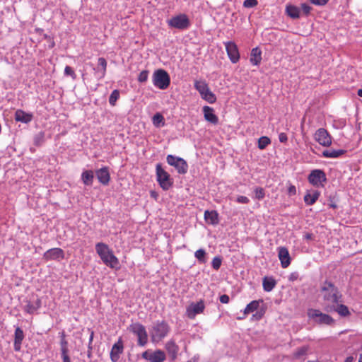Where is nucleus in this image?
<instances>
[{
	"label": "nucleus",
	"mask_w": 362,
	"mask_h": 362,
	"mask_svg": "<svg viewBox=\"0 0 362 362\" xmlns=\"http://www.w3.org/2000/svg\"><path fill=\"white\" fill-rule=\"evenodd\" d=\"M358 95L362 97V89H359L358 90Z\"/></svg>",
	"instance_id": "obj_60"
},
{
	"label": "nucleus",
	"mask_w": 362,
	"mask_h": 362,
	"mask_svg": "<svg viewBox=\"0 0 362 362\" xmlns=\"http://www.w3.org/2000/svg\"><path fill=\"white\" fill-rule=\"evenodd\" d=\"M142 358L150 362H163L165 358V354L162 350H146L142 354Z\"/></svg>",
	"instance_id": "obj_12"
},
{
	"label": "nucleus",
	"mask_w": 362,
	"mask_h": 362,
	"mask_svg": "<svg viewBox=\"0 0 362 362\" xmlns=\"http://www.w3.org/2000/svg\"><path fill=\"white\" fill-rule=\"evenodd\" d=\"M148 71L146 70H144L140 72L139 77H138V81L141 83L146 82L148 79Z\"/></svg>",
	"instance_id": "obj_46"
},
{
	"label": "nucleus",
	"mask_w": 362,
	"mask_h": 362,
	"mask_svg": "<svg viewBox=\"0 0 362 362\" xmlns=\"http://www.w3.org/2000/svg\"><path fill=\"white\" fill-rule=\"evenodd\" d=\"M64 258V250L59 247L51 248L47 250L43 255V259L49 260H60Z\"/></svg>",
	"instance_id": "obj_16"
},
{
	"label": "nucleus",
	"mask_w": 362,
	"mask_h": 362,
	"mask_svg": "<svg viewBox=\"0 0 362 362\" xmlns=\"http://www.w3.org/2000/svg\"><path fill=\"white\" fill-rule=\"evenodd\" d=\"M288 193L290 194H296V187L293 186V185H291L289 187H288Z\"/></svg>",
	"instance_id": "obj_56"
},
{
	"label": "nucleus",
	"mask_w": 362,
	"mask_h": 362,
	"mask_svg": "<svg viewBox=\"0 0 362 362\" xmlns=\"http://www.w3.org/2000/svg\"><path fill=\"white\" fill-rule=\"evenodd\" d=\"M278 256L283 268H287L291 264V257L288 249L285 247L278 248Z\"/></svg>",
	"instance_id": "obj_17"
},
{
	"label": "nucleus",
	"mask_w": 362,
	"mask_h": 362,
	"mask_svg": "<svg viewBox=\"0 0 362 362\" xmlns=\"http://www.w3.org/2000/svg\"><path fill=\"white\" fill-rule=\"evenodd\" d=\"M346 153L345 150H325L322 151V156L325 158H336L344 155Z\"/></svg>",
	"instance_id": "obj_32"
},
{
	"label": "nucleus",
	"mask_w": 362,
	"mask_h": 362,
	"mask_svg": "<svg viewBox=\"0 0 362 362\" xmlns=\"http://www.w3.org/2000/svg\"><path fill=\"white\" fill-rule=\"evenodd\" d=\"M81 180L86 186H91L94 180V173L93 170H84L81 174Z\"/></svg>",
	"instance_id": "obj_27"
},
{
	"label": "nucleus",
	"mask_w": 362,
	"mask_h": 362,
	"mask_svg": "<svg viewBox=\"0 0 362 362\" xmlns=\"http://www.w3.org/2000/svg\"><path fill=\"white\" fill-rule=\"evenodd\" d=\"M271 140L267 136H261L258 140V148L261 150L264 149L269 144Z\"/></svg>",
	"instance_id": "obj_38"
},
{
	"label": "nucleus",
	"mask_w": 362,
	"mask_h": 362,
	"mask_svg": "<svg viewBox=\"0 0 362 362\" xmlns=\"http://www.w3.org/2000/svg\"><path fill=\"white\" fill-rule=\"evenodd\" d=\"M307 349L304 347L299 349L295 354L296 357H300L305 354Z\"/></svg>",
	"instance_id": "obj_52"
},
{
	"label": "nucleus",
	"mask_w": 362,
	"mask_h": 362,
	"mask_svg": "<svg viewBox=\"0 0 362 362\" xmlns=\"http://www.w3.org/2000/svg\"><path fill=\"white\" fill-rule=\"evenodd\" d=\"M95 175L99 181L103 185H107L110 180V175L107 167H103L95 171Z\"/></svg>",
	"instance_id": "obj_18"
},
{
	"label": "nucleus",
	"mask_w": 362,
	"mask_h": 362,
	"mask_svg": "<svg viewBox=\"0 0 362 362\" xmlns=\"http://www.w3.org/2000/svg\"><path fill=\"white\" fill-rule=\"evenodd\" d=\"M226 49L228 56L232 63L235 64L239 61L240 54L237 45L233 42H227L225 43Z\"/></svg>",
	"instance_id": "obj_15"
},
{
	"label": "nucleus",
	"mask_w": 362,
	"mask_h": 362,
	"mask_svg": "<svg viewBox=\"0 0 362 362\" xmlns=\"http://www.w3.org/2000/svg\"><path fill=\"white\" fill-rule=\"evenodd\" d=\"M308 315L317 323L330 325L334 322V320L328 314L322 313L319 310L309 309Z\"/></svg>",
	"instance_id": "obj_7"
},
{
	"label": "nucleus",
	"mask_w": 362,
	"mask_h": 362,
	"mask_svg": "<svg viewBox=\"0 0 362 362\" xmlns=\"http://www.w3.org/2000/svg\"><path fill=\"white\" fill-rule=\"evenodd\" d=\"M286 12L287 15L293 19L298 18L300 16V10L298 7L288 5L286 8Z\"/></svg>",
	"instance_id": "obj_33"
},
{
	"label": "nucleus",
	"mask_w": 362,
	"mask_h": 362,
	"mask_svg": "<svg viewBox=\"0 0 362 362\" xmlns=\"http://www.w3.org/2000/svg\"><path fill=\"white\" fill-rule=\"evenodd\" d=\"M262 60V51L259 48H253L251 51L250 61L253 65L257 66Z\"/></svg>",
	"instance_id": "obj_26"
},
{
	"label": "nucleus",
	"mask_w": 362,
	"mask_h": 362,
	"mask_svg": "<svg viewBox=\"0 0 362 362\" xmlns=\"http://www.w3.org/2000/svg\"><path fill=\"white\" fill-rule=\"evenodd\" d=\"M45 134L42 132H39L34 136L33 142L37 146L42 145L44 142Z\"/></svg>",
	"instance_id": "obj_41"
},
{
	"label": "nucleus",
	"mask_w": 362,
	"mask_h": 362,
	"mask_svg": "<svg viewBox=\"0 0 362 362\" xmlns=\"http://www.w3.org/2000/svg\"><path fill=\"white\" fill-rule=\"evenodd\" d=\"M279 139L281 143H286L288 141V136L286 133L281 132L279 135Z\"/></svg>",
	"instance_id": "obj_51"
},
{
	"label": "nucleus",
	"mask_w": 362,
	"mask_h": 362,
	"mask_svg": "<svg viewBox=\"0 0 362 362\" xmlns=\"http://www.w3.org/2000/svg\"><path fill=\"white\" fill-rule=\"evenodd\" d=\"M358 362H362V353L360 354Z\"/></svg>",
	"instance_id": "obj_61"
},
{
	"label": "nucleus",
	"mask_w": 362,
	"mask_h": 362,
	"mask_svg": "<svg viewBox=\"0 0 362 362\" xmlns=\"http://www.w3.org/2000/svg\"><path fill=\"white\" fill-rule=\"evenodd\" d=\"M98 66H100V69L98 68L96 69L95 68H93V69L95 71V74L98 76V78L101 79L105 77L106 74L107 61L105 58L100 57L98 59Z\"/></svg>",
	"instance_id": "obj_24"
},
{
	"label": "nucleus",
	"mask_w": 362,
	"mask_h": 362,
	"mask_svg": "<svg viewBox=\"0 0 362 362\" xmlns=\"http://www.w3.org/2000/svg\"><path fill=\"white\" fill-rule=\"evenodd\" d=\"M320 292L322 294V298L325 302L324 306L327 303H341L342 296L333 283L328 281L323 282L320 288Z\"/></svg>",
	"instance_id": "obj_1"
},
{
	"label": "nucleus",
	"mask_w": 362,
	"mask_h": 362,
	"mask_svg": "<svg viewBox=\"0 0 362 362\" xmlns=\"http://www.w3.org/2000/svg\"><path fill=\"white\" fill-rule=\"evenodd\" d=\"M95 250L105 264L112 269L118 267L119 260L107 245L98 243L95 245Z\"/></svg>",
	"instance_id": "obj_2"
},
{
	"label": "nucleus",
	"mask_w": 362,
	"mask_h": 362,
	"mask_svg": "<svg viewBox=\"0 0 362 362\" xmlns=\"http://www.w3.org/2000/svg\"><path fill=\"white\" fill-rule=\"evenodd\" d=\"M229 296L226 294H223L220 296V301L222 303H228L229 302Z\"/></svg>",
	"instance_id": "obj_53"
},
{
	"label": "nucleus",
	"mask_w": 362,
	"mask_h": 362,
	"mask_svg": "<svg viewBox=\"0 0 362 362\" xmlns=\"http://www.w3.org/2000/svg\"><path fill=\"white\" fill-rule=\"evenodd\" d=\"M194 88L200 95H203L204 92L209 89L207 83L204 81H195Z\"/></svg>",
	"instance_id": "obj_35"
},
{
	"label": "nucleus",
	"mask_w": 362,
	"mask_h": 362,
	"mask_svg": "<svg viewBox=\"0 0 362 362\" xmlns=\"http://www.w3.org/2000/svg\"><path fill=\"white\" fill-rule=\"evenodd\" d=\"M156 180L163 190H168L173 185V180L170 174L165 171L160 163L156 166Z\"/></svg>",
	"instance_id": "obj_4"
},
{
	"label": "nucleus",
	"mask_w": 362,
	"mask_h": 362,
	"mask_svg": "<svg viewBox=\"0 0 362 362\" xmlns=\"http://www.w3.org/2000/svg\"><path fill=\"white\" fill-rule=\"evenodd\" d=\"M262 303V300H252L249 304L247 305L244 310V314L247 315L250 313H252L257 310L259 308V303Z\"/></svg>",
	"instance_id": "obj_34"
},
{
	"label": "nucleus",
	"mask_w": 362,
	"mask_h": 362,
	"mask_svg": "<svg viewBox=\"0 0 362 362\" xmlns=\"http://www.w3.org/2000/svg\"><path fill=\"white\" fill-rule=\"evenodd\" d=\"M40 307L41 300L37 298L34 303L28 301L27 304L24 306V310L29 314H33Z\"/></svg>",
	"instance_id": "obj_29"
},
{
	"label": "nucleus",
	"mask_w": 362,
	"mask_h": 362,
	"mask_svg": "<svg viewBox=\"0 0 362 362\" xmlns=\"http://www.w3.org/2000/svg\"><path fill=\"white\" fill-rule=\"evenodd\" d=\"M301 9L305 15H308L310 13L312 8L307 4H302Z\"/></svg>",
	"instance_id": "obj_48"
},
{
	"label": "nucleus",
	"mask_w": 362,
	"mask_h": 362,
	"mask_svg": "<svg viewBox=\"0 0 362 362\" xmlns=\"http://www.w3.org/2000/svg\"><path fill=\"white\" fill-rule=\"evenodd\" d=\"M24 339V333L23 331L18 327L15 330L14 334V343L13 347L16 351H19L21 349V344Z\"/></svg>",
	"instance_id": "obj_21"
},
{
	"label": "nucleus",
	"mask_w": 362,
	"mask_h": 362,
	"mask_svg": "<svg viewBox=\"0 0 362 362\" xmlns=\"http://www.w3.org/2000/svg\"><path fill=\"white\" fill-rule=\"evenodd\" d=\"M315 140L325 147H329L332 144V136L324 128L318 129L314 134Z\"/></svg>",
	"instance_id": "obj_11"
},
{
	"label": "nucleus",
	"mask_w": 362,
	"mask_h": 362,
	"mask_svg": "<svg viewBox=\"0 0 362 362\" xmlns=\"http://www.w3.org/2000/svg\"><path fill=\"white\" fill-rule=\"evenodd\" d=\"M255 198L258 200L262 199L265 196L264 189L262 187H257L255 189Z\"/></svg>",
	"instance_id": "obj_45"
},
{
	"label": "nucleus",
	"mask_w": 362,
	"mask_h": 362,
	"mask_svg": "<svg viewBox=\"0 0 362 362\" xmlns=\"http://www.w3.org/2000/svg\"><path fill=\"white\" fill-rule=\"evenodd\" d=\"M123 349L122 341L119 339L117 343L114 344L110 351V359L112 362H117L119 360L120 354L123 352Z\"/></svg>",
	"instance_id": "obj_19"
},
{
	"label": "nucleus",
	"mask_w": 362,
	"mask_h": 362,
	"mask_svg": "<svg viewBox=\"0 0 362 362\" xmlns=\"http://www.w3.org/2000/svg\"><path fill=\"white\" fill-rule=\"evenodd\" d=\"M165 349L170 355L171 360L174 361L177 356L179 351L178 346L175 344L173 340L168 341L165 344Z\"/></svg>",
	"instance_id": "obj_23"
},
{
	"label": "nucleus",
	"mask_w": 362,
	"mask_h": 362,
	"mask_svg": "<svg viewBox=\"0 0 362 362\" xmlns=\"http://www.w3.org/2000/svg\"><path fill=\"white\" fill-rule=\"evenodd\" d=\"M222 262V259L220 257H215L211 262V266L215 270L219 269Z\"/></svg>",
	"instance_id": "obj_44"
},
{
	"label": "nucleus",
	"mask_w": 362,
	"mask_h": 362,
	"mask_svg": "<svg viewBox=\"0 0 362 362\" xmlns=\"http://www.w3.org/2000/svg\"><path fill=\"white\" fill-rule=\"evenodd\" d=\"M354 361V357L353 356H348L344 362H353Z\"/></svg>",
	"instance_id": "obj_58"
},
{
	"label": "nucleus",
	"mask_w": 362,
	"mask_h": 362,
	"mask_svg": "<svg viewBox=\"0 0 362 362\" xmlns=\"http://www.w3.org/2000/svg\"><path fill=\"white\" fill-rule=\"evenodd\" d=\"M167 163L173 166L180 174H185L188 170L187 162L182 158L173 155H168L166 158Z\"/></svg>",
	"instance_id": "obj_8"
},
{
	"label": "nucleus",
	"mask_w": 362,
	"mask_h": 362,
	"mask_svg": "<svg viewBox=\"0 0 362 362\" xmlns=\"http://www.w3.org/2000/svg\"><path fill=\"white\" fill-rule=\"evenodd\" d=\"M325 311L327 313L337 312L340 316L346 317L350 315V312L346 305L337 303L334 304L327 303L325 305Z\"/></svg>",
	"instance_id": "obj_13"
},
{
	"label": "nucleus",
	"mask_w": 362,
	"mask_h": 362,
	"mask_svg": "<svg viewBox=\"0 0 362 362\" xmlns=\"http://www.w3.org/2000/svg\"><path fill=\"white\" fill-rule=\"evenodd\" d=\"M308 182L315 187L324 186L327 182L325 173L320 169L313 170L308 177Z\"/></svg>",
	"instance_id": "obj_9"
},
{
	"label": "nucleus",
	"mask_w": 362,
	"mask_h": 362,
	"mask_svg": "<svg viewBox=\"0 0 362 362\" xmlns=\"http://www.w3.org/2000/svg\"><path fill=\"white\" fill-rule=\"evenodd\" d=\"M168 24L170 28L186 30L190 26V21L186 14L181 13L169 19Z\"/></svg>",
	"instance_id": "obj_6"
},
{
	"label": "nucleus",
	"mask_w": 362,
	"mask_h": 362,
	"mask_svg": "<svg viewBox=\"0 0 362 362\" xmlns=\"http://www.w3.org/2000/svg\"><path fill=\"white\" fill-rule=\"evenodd\" d=\"M320 195V192L317 190H314L312 194L308 192L304 196V202L307 205L311 206L316 202V201L318 199Z\"/></svg>",
	"instance_id": "obj_28"
},
{
	"label": "nucleus",
	"mask_w": 362,
	"mask_h": 362,
	"mask_svg": "<svg viewBox=\"0 0 362 362\" xmlns=\"http://www.w3.org/2000/svg\"><path fill=\"white\" fill-rule=\"evenodd\" d=\"M312 4L318 5V6H324L325 5L329 0H310Z\"/></svg>",
	"instance_id": "obj_50"
},
{
	"label": "nucleus",
	"mask_w": 362,
	"mask_h": 362,
	"mask_svg": "<svg viewBox=\"0 0 362 362\" xmlns=\"http://www.w3.org/2000/svg\"><path fill=\"white\" fill-rule=\"evenodd\" d=\"M153 85L161 89L165 90L170 86V78L169 74L164 69H158L153 74Z\"/></svg>",
	"instance_id": "obj_5"
},
{
	"label": "nucleus",
	"mask_w": 362,
	"mask_h": 362,
	"mask_svg": "<svg viewBox=\"0 0 362 362\" xmlns=\"http://www.w3.org/2000/svg\"><path fill=\"white\" fill-rule=\"evenodd\" d=\"M276 282L273 277L265 276L263 278L262 286L263 288L267 292L272 291L276 286Z\"/></svg>",
	"instance_id": "obj_30"
},
{
	"label": "nucleus",
	"mask_w": 362,
	"mask_h": 362,
	"mask_svg": "<svg viewBox=\"0 0 362 362\" xmlns=\"http://www.w3.org/2000/svg\"><path fill=\"white\" fill-rule=\"evenodd\" d=\"M237 202L240 204H248L250 202V199L245 196H238L237 197Z\"/></svg>",
	"instance_id": "obj_49"
},
{
	"label": "nucleus",
	"mask_w": 362,
	"mask_h": 362,
	"mask_svg": "<svg viewBox=\"0 0 362 362\" xmlns=\"http://www.w3.org/2000/svg\"><path fill=\"white\" fill-rule=\"evenodd\" d=\"M257 0H245L243 2V6L245 8H252L257 6Z\"/></svg>",
	"instance_id": "obj_47"
},
{
	"label": "nucleus",
	"mask_w": 362,
	"mask_h": 362,
	"mask_svg": "<svg viewBox=\"0 0 362 362\" xmlns=\"http://www.w3.org/2000/svg\"><path fill=\"white\" fill-rule=\"evenodd\" d=\"M170 330L168 322L164 320L157 321L153 324L150 331V334L153 341H159L165 337Z\"/></svg>",
	"instance_id": "obj_3"
},
{
	"label": "nucleus",
	"mask_w": 362,
	"mask_h": 362,
	"mask_svg": "<svg viewBox=\"0 0 362 362\" xmlns=\"http://www.w3.org/2000/svg\"><path fill=\"white\" fill-rule=\"evenodd\" d=\"M264 313L262 311H258L255 314L253 315V317H255L257 320H259L263 316Z\"/></svg>",
	"instance_id": "obj_55"
},
{
	"label": "nucleus",
	"mask_w": 362,
	"mask_h": 362,
	"mask_svg": "<svg viewBox=\"0 0 362 362\" xmlns=\"http://www.w3.org/2000/svg\"><path fill=\"white\" fill-rule=\"evenodd\" d=\"M88 331H90V337H89V341H88V358H90L91 357V353H92V349H93V346H92V342H93V337H94V332L92 331V330H90L88 329Z\"/></svg>",
	"instance_id": "obj_42"
},
{
	"label": "nucleus",
	"mask_w": 362,
	"mask_h": 362,
	"mask_svg": "<svg viewBox=\"0 0 362 362\" xmlns=\"http://www.w3.org/2000/svg\"><path fill=\"white\" fill-rule=\"evenodd\" d=\"M304 238L306 240H311L313 238V234L307 233L304 235Z\"/></svg>",
	"instance_id": "obj_57"
},
{
	"label": "nucleus",
	"mask_w": 362,
	"mask_h": 362,
	"mask_svg": "<svg viewBox=\"0 0 362 362\" xmlns=\"http://www.w3.org/2000/svg\"><path fill=\"white\" fill-rule=\"evenodd\" d=\"M33 115L27 113L22 110H17L15 112V119L23 123H29L33 119Z\"/></svg>",
	"instance_id": "obj_22"
},
{
	"label": "nucleus",
	"mask_w": 362,
	"mask_h": 362,
	"mask_svg": "<svg viewBox=\"0 0 362 362\" xmlns=\"http://www.w3.org/2000/svg\"><path fill=\"white\" fill-rule=\"evenodd\" d=\"M131 331L137 336L139 345L144 346L147 343L148 334L144 325L140 323L132 324Z\"/></svg>",
	"instance_id": "obj_10"
},
{
	"label": "nucleus",
	"mask_w": 362,
	"mask_h": 362,
	"mask_svg": "<svg viewBox=\"0 0 362 362\" xmlns=\"http://www.w3.org/2000/svg\"><path fill=\"white\" fill-rule=\"evenodd\" d=\"M201 96L210 104H213L216 101V95L210 90V89H208L207 91L204 92L203 95H201Z\"/></svg>",
	"instance_id": "obj_36"
},
{
	"label": "nucleus",
	"mask_w": 362,
	"mask_h": 362,
	"mask_svg": "<svg viewBox=\"0 0 362 362\" xmlns=\"http://www.w3.org/2000/svg\"><path fill=\"white\" fill-rule=\"evenodd\" d=\"M205 308L204 302L200 300L197 303H192L186 310V313L189 319H194L198 314H201L204 312Z\"/></svg>",
	"instance_id": "obj_14"
},
{
	"label": "nucleus",
	"mask_w": 362,
	"mask_h": 362,
	"mask_svg": "<svg viewBox=\"0 0 362 362\" xmlns=\"http://www.w3.org/2000/svg\"><path fill=\"white\" fill-rule=\"evenodd\" d=\"M153 124L156 127H160L161 126H164L165 122H164V117L160 113H156L153 117Z\"/></svg>",
	"instance_id": "obj_37"
},
{
	"label": "nucleus",
	"mask_w": 362,
	"mask_h": 362,
	"mask_svg": "<svg viewBox=\"0 0 362 362\" xmlns=\"http://www.w3.org/2000/svg\"><path fill=\"white\" fill-rule=\"evenodd\" d=\"M119 91L118 90H114L111 93V94L109 97V103L112 106H115L116 104V102L119 99Z\"/></svg>",
	"instance_id": "obj_40"
},
{
	"label": "nucleus",
	"mask_w": 362,
	"mask_h": 362,
	"mask_svg": "<svg viewBox=\"0 0 362 362\" xmlns=\"http://www.w3.org/2000/svg\"><path fill=\"white\" fill-rule=\"evenodd\" d=\"M298 276H299V275H298V272H293V273H291V274H290V276H289V277H288V279H289V281H296V280H297V279H298Z\"/></svg>",
	"instance_id": "obj_54"
},
{
	"label": "nucleus",
	"mask_w": 362,
	"mask_h": 362,
	"mask_svg": "<svg viewBox=\"0 0 362 362\" xmlns=\"http://www.w3.org/2000/svg\"><path fill=\"white\" fill-rule=\"evenodd\" d=\"M64 75L71 76L73 80L76 78V74H75L74 69L69 66H66L64 69Z\"/></svg>",
	"instance_id": "obj_43"
},
{
	"label": "nucleus",
	"mask_w": 362,
	"mask_h": 362,
	"mask_svg": "<svg viewBox=\"0 0 362 362\" xmlns=\"http://www.w3.org/2000/svg\"><path fill=\"white\" fill-rule=\"evenodd\" d=\"M204 116L206 121L213 124H217L218 122V117L214 113V109L209 106L203 107Z\"/></svg>",
	"instance_id": "obj_20"
},
{
	"label": "nucleus",
	"mask_w": 362,
	"mask_h": 362,
	"mask_svg": "<svg viewBox=\"0 0 362 362\" xmlns=\"http://www.w3.org/2000/svg\"><path fill=\"white\" fill-rule=\"evenodd\" d=\"M63 362H71L70 358L69 359H64Z\"/></svg>",
	"instance_id": "obj_62"
},
{
	"label": "nucleus",
	"mask_w": 362,
	"mask_h": 362,
	"mask_svg": "<svg viewBox=\"0 0 362 362\" xmlns=\"http://www.w3.org/2000/svg\"><path fill=\"white\" fill-rule=\"evenodd\" d=\"M205 221L211 225H217L218 223V214L216 211H205Z\"/></svg>",
	"instance_id": "obj_25"
},
{
	"label": "nucleus",
	"mask_w": 362,
	"mask_h": 362,
	"mask_svg": "<svg viewBox=\"0 0 362 362\" xmlns=\"http://www.w3.org/2000/svg\"><path fill=\"white\" fill-rule=\"evenodd\" d=\"M194 256L200 263H205L206 261V252L204 249L197 250L194 253Z\"/></svg>",
	"instance_id": "obj_39"
},
{
	"label": "nucleus",
	"mask_w": 362,
	"mask_h": 362,
	"mask_svg": "<svg viewBox=\"0 0 362 362\" xmlns=\"http://www.w3.org/2000/svg\"><path fill=\"white\" fill-rule=\"evenodd\" d=\"M61 346V352H62V358L64 359H69V356L68 355L69 349H68V342L65 339V334L64 332H62V339L60 341Z\"/></svg>",
	"instance_id": "obj_31"
},
{
	"label": "nucleus",
	"mask_w": 362,
	"mask_h": 362,
	"mask_svg": "<svg viewBox=\"0 0 362 362\" xmlns=\"http://www.w3.org/2000/svg\"><path fill=\"white\" fill-rule=\"evenodd\" d=\"M151 196L152 197H153L154 199H156V198H157V194H156L155 192H153V191H151Z\"/></svg>",
	"instance_id": "obj_59"
}]
</instances>
